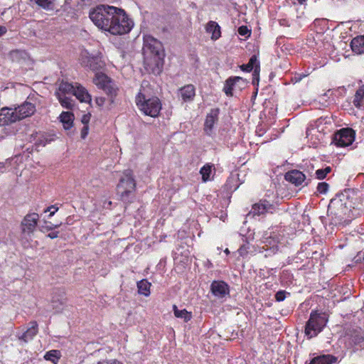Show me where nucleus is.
I'll list each match as a JSON object with an SVG mask.
<instances>
[{
	"mask_svg": "<svg viewBox=\"0 0 364 364\" xmlns=\"http://www.w3.org/2000/svg\"><path fill=\"white\" fill-rule=\"evenodd\" d=\"M89 16L95 26L112 35L127 33L133 26L125 11L113 6H97L90 11Z\"/></svg>",
	"mask_w": 364,
	"mask_h": 364,
	"instance_id": "1",
	"label": "nucleus"
},
{
	"mask_svg": "<svg viewBox=\"0 0 364 364\" xmlns=\"http://www.w3.org/2000/svg\"><path fill=\"white\" fill-rule=\"evenodd\" d=\"M143 55L144 64L153 69L163 65L164 50L161 43L151 36L144 37Z\"/></svg>",
	"mask_w": 364,
	"mask_h": 364,
	"instance_id": "2",
	"label": "nucleus"
},
{
	"mask_svg": "<svg viewBox=\"0 0 364 364\" xmlns=\"http://www.w3.org/2000/svg\"><path fill=\"white\" fill-rule=\"evenodd\" d=\"M144 85L147 87L148 82H143L141 84V89L136 97V106L145 115L156 117L161 109V102L157 97L151 96L149 93Z\"/></svg>",
	"mask_w": 364,
	"mask_h": 364,
	"instance_id": "3",
	"label": "nucleus"
},
{
	"mask_svg": "<svg viewBox=\"0 0 364 364\" xmlns=\"http://www.w3.org/2000/svg\"><path fill=\"white\" fill-rule=\"evenodd\" d=\"M136 182L131 170H126L117 186V195L125 203H131L134 198Z\"/></svg>",
	"mask_w": 364,
	"mask_h": 364,
	"instance_id": "4",
	"label": "nucleus"
},
{
	"mask_svg": "<svg viewBox=\"0 0 364 364\" xmlns=\"http://www.w3.org/2000/svg\"><path fill=\"white\" fill-rule=\"evenodd\" d=\"M352 208H353L352 202L349 201L344 194H342L339 197L331 200L328 206V213L342 221L351 218Z\"/></svg>",
	"mask_w": 364,
	"mask_h": 364,
	"instance_id": "5",
	"label": "nucleus"
},
{
	"mask_svg": "<svg viewBox=\"0 0 364 364\" xmlns=\"http://www.w3.org/2000/svg\"><path fill=\"white\" fill-rule=\"evenodd\" d=\"M328 321V316L325 312L312 311L305 325V336L308 338L316 337L322 331Z\"/></svg>",
	"mask_w": 364,
	"mask_h": 364,
	"instance_id": "6",
	"label": "nucleus"
},
{
	"mask_svg": "<svg viewBox=\"0 0 364 364\" xmlns=\"http://www.w3.org/2000/svg\"><path fill=\"white\" fill-rule=\"evenodd\" d=\"M93 82L99 88L105 92L109 97L110 104L114 103L115 97L119 91L115 83L102 73H96Z\"/></svg>",
	"mask_w": 364,
	"mask_h": 364,
	"instance_id": "7",
	"label": "nucleus"
},
{
	"mask_svg": "<svg viewBox=\"0 0 364 364\" xmlns=\"http://www.w3.org/2000/svg\"><path fill=\"white\" fill-rule=\"evenodd\" d=\"M355 131L351 128H343L336 132L333 135V143L340 147L348 146L354 141Z\"/></svg>",
	"mask_w": 364,
	"mask_h": 364,
	"instance_id": "8",
	"label": "nucleus"
},
{
	"mask_svg": "<svg viewBox=\"0 0 364 364\" xmlns=\"http://www.w3.org/2000/svg\"><path fill=\"white\" fill-rule=\"evenodd\" d=\"M19 121L16 108L4 107L0 109V126L9 125Z\"/></svg>",
	"mask_w": 364,
	"mask_h": 364,
	"instance_id": "9",
	"label": "nucleus"
},
{
	"mask_svg": "<svg viewBox=\"0 0 364 364\" xmlns=\"http://www.w3.org/2000/svg\"><path fill=\"white\" fill-rule=\"evenodd\" d=\"M81 64L88 68L91 70L97 71L102 68L105 65L104 62L100 58L97 56H90L88 53H85L81 55Z\"/></svg>",
	"mask_w": 364,
	"mask_h": 364,
	"instance_id": "10",
	"label": "nucleus"
},
{
	"mask_svg": "<svg viewBox=\"0 0 364 364\" xmlns=\"http://www.w3.org/2000/svg\"><path fill=\"white\" fill-rule=\"evenodd\" d=\"M38 214L36 213L27 214L21 222L23 233L31 235L35 230L38 221Z\"/></svg>",
	"mask_w": 364,
	"mask_h": 364,
	"instance_id": "11",
	"label": "nucleus"
},
{
	"mask_svg": "<svg viewBox=\"0 0 364 364\" xmlns=\"http://www.w3.org/2000/svg\"><path fill=\"white\" fill-rule=\"evenodd\" d=\"M284 178L286 181L289 183L294 184L296 186H300L304 183L306 180V186L308 185L310 178H307L306 176L301 171L293 169L287 172L284 175Z\"/></svg>",
	"mask_w": 364,
	"mask_h": 364,
	"instance_id": "12",
	"label": "nucleus"
},
{
	"mask_svg": "<svg viewBox=\"0 0 364 364\" xmlns=\"http://www.w3.org/2000/svg\"><path fill=\"white\" fill-rule=\"evenodd\" d=\"M245 85V80L241 77H230L226 80L223 91L228 96H232V90L234 88H242Z\"/></svg>",
	"mask_w": 364,
	"mask_h": 364,
	"instance_id": "13",
	"label": "nucleus"
},
{
	"mask_svg": "<svg viewBox=\"0 0 364 364\" xmlns=\"http://www.w3.org/2000/svg\"><path fill=\"white\" fill-rule=\"evenodd\" d=\"M210 291L218 298H224L230 293L229 286L223 281H213L210 285Z\"/></svg>",
	"mask_w": 364,
	"mask_h": 364,
	"instance_id": "14",
	"label": "nucleus"
},
{
	"mask_svg": "<svg viewBox=\"0 0 364 364\" xmlns=\"http://www.w3.org/2000/svg\"><path fill=\"white\" fill-rule=\"evenodd\" d=\"M219 113L220 109L214 108L210 109V112L207 114L204 123V131L207 134L210 135L214 124L218 121Z\"/></svg>",
	"mask_w": 364,
	"mask_h": 364,
	"instance_id": "15",
	"label": "nucleus"
},
{
	"mask_svg": "<svg viewBox=\"0 0 364 364\" xmlns=\"http://www.w3.org/2000/svg\"><path fill=\"white\" fill-rule=\"evenodd\" d=\"M15 108L17 117H19V120L31 116L36 112V106L33 103L28 102H25Z\"/></svg>",
	"mask_w": 364,
	"mask_h": 364,
	"instance_id": "16",
	"label": "nucleus"
},
{
	"mask_svg": "<svg viewBox=\"0 0 364 364\" xmlns=\"http://www.w3.org/2000/svg\"><path fill=\"white\" fill-rule=\"evenodd\" d=\"M274 205L267 200H260L258 203H255L252 205L250 213L254 215H259L267 212L272 213Z\"/></svg>",
	"mask_w": 364,
	"mask_h": 364,
	"instance_id": "17",
	"label": "nucleus"
},
{
	"mask_svg": "<svg viewBox=\"0 0 364 364\" xmlns=\"http://www.w3.org/2000/svg\"><path fill=\"white\" fill-rule=\"evenodd\" d=\"M349 336V343L356 348H364V336L360 330H353Z\"/></svg>",
	"mask_w": 364,
	"mask_h": 364,
	"instance_id": "18",
	"label": "nucleus"
},
{
	"mask_svg": "<svg viewBox=\"0 0 364 364\" xmlns=\"http://www.w3.org/2000/svg\"><path fill=\"white\" fill-rule=\"evenodd\" d=\"M73 95L75 96L82 102H90L91 101V96L87 92L86 89L80 85H77L75 87Z\"/></svg>",
	"mask_w": 364,
	"mask_h": 364,
	"instance_id": "19",
	"label": "nucleus"
},
{
	"mask_svg": "<svg viewBox=\"0 0 364 364\" xmlns=\"http://www.w3.org/2000/svg\"><path fill=\"white\" fill-rule=\"evenodd\" d=\"M352 51L356 54L364 53V36H358L353 38L350 42Z\"/></svg>",
	"mask_w": 364,
	"mask_h": 364,
	"instance_id": "20",
	"label": "nucleus"
},
{
	"mask_svg": "<svg viewBox=\"0 0 364 364\" xmlns=\"http://www.w3.org/2000/svg\"><path fill=\"white\" fill-rule=\"evenodd\" d=\"M179 91L184 102L192 101L196 95L195 87L191 84L183 86Z\"/></svg>",
	"mask_w": 364,
	"mask_h": 364,
	"instance_id": "21",
	"label": "nucleus"
},
{
	"mask_svg": "<svg viewBox=\"0 0 364 364\" xmlns=\"http://www.w3.org/2000/svg\"><path fill=\"white\" fill-rule=\"evenodd\" d=\"M31 326L25 331L21 336L18 337L20 340L24 342H28L33 338L38 333V323L36 321L30 322Z\"/></svg>",
	"mask_w": 364,
	"mask_h": 364,
	"instance_id": "22",
	"label": "nucleus"
},
{
	"mask_svg": "<svg viewBox=\"0 0 364 364\" xmlns=\"http://www.w3.org/2000/svg\"><path fill=\"white\" fill-rule=\"evenodd\" d=\"M206 32L211 33L212 40H218L221 36L220 27L215 21H209L205 26Z\"/></svg>",
	"mask_w": 364,
	"mask_h": 364,
	"instance_id": "23",
	"label": "nucleus"
},
{
	"mask_svg": "<svg viewBox=\"0 0 364 364\" xmlns=\"http://www.w3.org/2000/svg\"><path fill=\"white\" fill-rule=\"evenodd\" d=\"M337 358L332 355H323L314 358L309 364H333Z\"/></svg>",
	"mask_w": 364,
	"mask_h": 364,
	"instance_id": "24",
	"label": "nucleus"
},
{
	"mask_svg": "<svg viewBox=\"0 0 364 364\" xmlns=\"http://www.w3.org/2000/svg\"><path fill=\"white\" fill-rule=\"evenodd\" d=\"M60 122L65 129H69L73 127L74 114L70 112H63L60 115Z\"/></svg>",
	"mask_w": 364,
	"mask_h": 364,
	"instance_id": "25",
	"label": "nucleus"
},
{
	"mask_svg": "<svg viewBox=\"0 0 364 364\" xmlns=\"http://www.w3.org/2000/svg\"><path fill=\"white\" fill-rule=\"evenodd\" d=\"M55 95L62 107L68 109H72L73 108L74 102L70 97L62 95L60 92H55Z\"/></svg>",
	"mask_w": 364,
	"mask_h": 364,
	"instance_id": "26",
	"label": "nucleus"
},
{
	"mask_svg": "<svg viewBox=\"0 0 364 364\" xmlns=\"http://www.w3.org/2000/svg\"><path fill=\"white\" fill-rule=\"evenodd\" d=\"M353 103L357 108L364 105V85L360 86L355 92Z\"/></svg>",
	"mask_w": 364,
	"mask_h": 364,
	"instance_id": "27",
	"label": "nucleus"
},
{
	"mask_svg": "<svg viewBox=\"0 0 364 364\" xmlns=\"http://www.w3.org/2000/svg\"><path fill=\"white\" fill-rule=\"evenodd\" d=\"M30 2L36 4L38 8L46 11H53L55 8L53 0H30Z\"/></svg>",
	"mask_w": 364,
	"mask_h": 364,
	"instance_id": "28",
	"label": "nucleus"
},
{
	"mask_svg": "<svg viewBox=\"0 0 364 364\" xmlns=\"http://www.w3.org/2000/svg\"><path fill=\"white\" fill-rule=\"evenodd\" d=\"M174 316L177 318H183L185 322H188L192 318L191 312L188 311L186 309L179 310L176 305L173 306Z\"/></svg>",
	"mask_w": 364,
	"mask_h": 364,
	"instance_id": "29",
	"label": "nucleus"
},
{
	"mask_svg": "<svg viewBox=\"0 0 364 364\" xmlns=\"http://www.w3.org/2000/svg\"><path fill=\"white\" fill-rule=\"evenodd\" d=\"M257 65H259V63L258 62L257 60V56L256 55H252L248 63L247 64H243L242 65H240V69L242 70V71H245V72H250L252 70H254L255 68V66Z\"/></svg>",
	"mask_w": 364,
	"mask_h": 364,
	"instance_id": "30",
	"label": "nucleus"
},
{
	"mask_svg": "<svg viewBox=\"0 0 364 364\" xmlns=\"http://www.w3.org/2000/svg\"><path fill=\"white\" fill-rule=\"evenodd\" d=\"M150 287L151 283L146 279H142L137 283L139 293L144 296H149L150 294Z\"/></svg>",
	"mask_w": 364,
	"mask_h": 364,
	"instance_id": "31",
	"label": "nucleus"
},
{
	"mask_svg": "<svg viewBox=\"0 0 364 364\" xmlns=\"http://www.w3.org/2000/svg\"><path fill=\"white\" fill-rule=\"evenodd\" d=\"M75 87L73 84H70L67 82H62L58 87V90L57 92H60L63 95L66 94H72L74 91Z\"/></svg>",
	"mask_w": 364,
	"mask_h": 364,
	"instance_id": "32",
	"label": "nucleus"
},
{
	"mask_svg": "<svg viewBox=\"0 0 364 364\" xmlns=\"http://www.w3.org/2000/svg\"><path fill=\"white\" fill-rule=\"evenodd\" d=\"M213 166V165L207 164L200 168V173L202 176V180L203 182H206L210 180Z\"/></svg>",
	"mask_w": 364,
	"mask_h": 364,
	"instance_id": "33",
	"label": "nucleus"
},
{
	"mask_svg": "<svg viewBox=\"0 0 364 364\" xmlns=\"http://www.w3.org/2000/svg\"><path fill=\"white\" fill-rule=\"evenodd\" d=\"M44 358L46 360H50L54 364H56L60 358V351L57 350L48 351L44 355Z\"/></svg>",
	"mask_w": 364,
	"mask_h": 364,
	"instance_id": "34",
	"label": "nucleus"
},
{
	"mask_svg": "<svg viewBox=\"0 0 364 364\" xmlns=\"http://www.w3.org/2000/svg\"><path fill=\"white\" fill-rule=\"evenodd\" d=\"M259 70H260V65H257L255 66V68L253 70V73H252V84L254 85H257L259 84Z\"/></svg>",
	"mask_w": 364,
	"mask_h": 364,
	"instance_id": "35",
	"label": "nucleus"
},
{
	"mask_svg": "<svg viewBox=\"0 0 364 364\" xmlns=\"http://www.w3.org/2000/svg\"><path fill=\"white\" fill-rule=\"evenodd\" d=\"M328 187V184L326 182L318 183L317 186V191L320 193L324 194L327 193Z\"/></svg>",
	"mask_w": 364,
	"mask_h": 364,
	"instance_id": "36",
	"label": "nucleus"
},
{
	"mask_svg": "<svg viewBox=\"0 0 364 364\" xmlns=\"http://www.w3.org/2000/svg\"><path fill=\"white\" fill-rule=\"evenodd\" d=\"M251 31L245 26H242L238 28V33L242 36H250Z\"/></svg>",
	"mask_w": 364,
	"mask_h": 364,
	"instance_id": "37",
	"label": "nucleus"
},
{
	"mask_svg": "<svg viewBox=\"0 0 364 364\" xmlns=\"http://www.w3.org/2000/svg\"><path fill=\"white\" fill-rule=\"evenodd\" d=\"M286 298V291H279L275 294V299L277 301H282Z\"/></svg>",
	"mask_w": 364,
	"mask_h": 364,
	"instance_id": "38",
	"label": "nucleus"
},
{
	"mask_svg": "<svg viewBox=\"0 0 364 364\" xmlns=\"http://www.w3.org/2000/svg\"><path fill=\"white\" fill-rule=\"evenodd\" d=\"M315 174H316V178L318 180L324 179L326 177V176L324 173V171H323L322 168L316 170L315 172Z\"/></svg>",
	"mask_w": 364,
	"mask_h": 364,
	"instance_id": "39",
	"label": "nucleus"
},
{
	"mask_svg": "<svg viewBox=\"0 0 364 364\" xmlns=\"http://www.w3.org/2000/svg\"><path fill=\"white\" fill-rule=\"evenodd\" d=\"M90 114H83L82 117V119H81V122L82 123L84 124V126H88V123L90 122Z\"/></svg>",
	"mask_w": 364,
	"mask_h": 364,
	"instance_id": "40",
	"label": "nucleus"
},
{
	"mask_svg": "<svg viewBox=\"0 0 364 364\" xmlns=\"http://www.w3.org/2000/svg\"><path fill=\"white\" fill-rule=\"evenodd\" d=\"M58 210V208L56 207L55 205H51L50 207H48L46 210L45 212H50V216H52L55 214V213Z\"/></svg>",
	"mask_w": 364,
	"mask_h": 364,
	"instance_id": "41",
	"label": "nucleus"
},
{
	"mask_svg": "<svg viewBox=\"0 0 364 364\" xmlns=\"http://www.w3.org/2000/svg\"><path fill=\"white\" fill-rule=\"evenodd\" d=\"M95 102L99 107H102L105 102V98L103 97H97L95 99Z\"/></svg>",
	"mask_w": 364,
	"mask_h": 364,
	"instance_id": "42",
	"label": "nucleus"
},
{
	"mask_svg": "<svg viewBox=\"0 0 364 364\" xmlns=\"http://www.w3.org/2000/svg\"><path fill=\"white\" fill-rule=\"evenodd\" d=\"M238 252H239L240 256H244V255H247V247L245 245H242L239 248Z\"/></svg>",
	"mask_w": 364,
	"mask_h": 364,
	"instance_id": "43",
	"label": "nucleus"
},
{
	"mask_svg": "<svg viewBox=\"0 0 364 364\" xmlns=\"http://www.w3.org/2000/svg\"><path fill=\"white\" fill-rule=\"evenodd\" d=\"M53 140V139L51 138H44L43 139H39V142H38V144L40 145H42V146H46L48 143H50L51 141Z\"/></svg>",
	"mask_w": 364,
	"mask_h": 364,
	"instance_id": "44",
	"label": "nucleus"
},
{
	"mask_svg": "<svg viewBox=\"0 0 364 364\" xmlns=\"http://www.w3.org/2000/svg\"><path fill=\"white\" fill-rule=\"evenodd\" d=\"M88 129H89L88 126H85H85L82 127V130H81V137H82V139H85V138L87 136V134H88Z\"/></svg>",
	"mask_w": 364,
	"mask_h": 364,
	"instance_id": "45",
	"label": "nucleus"
},
{
	"mask_svg": "<svg viewBox=\"0 0 364 364\" xmlns=\"http://www.w3.org/2000/svg\"><path fill=\"white\" fill-rule=\"evenodd\" d=\"M105 364H123L117 359H105Z\"/></svg>",
	"mask_w": 364,
	"mask_h": 364,
	"instance_id": "46",
	"label": "nucleus"
},
{
	"mask_svg": "<svg viewBox=\"0 0 364 364\" xmlns=\"http://www.w3.org/2000/svg\"><path fill=\"white\" fill-rule=\"evenodd\" d=\"M48 237L50 239H55L58 237V232H51L48 235Z\"/></svg>",
	"mask_w": 364,
	"mask_h": 364,
	"instance_id": "47",
	"label": "nucleus"
},
{
	"mask_svg": "<svg viewBox=\"0 0 364 364\" xmlns=\"http://www.w3.org/2000/svg\"><path fill=\"white\" fill-rule=\"evenodd\" d=\"M60 225V224L53 225V224L50 223V225H48L46 227V228H47L48 230H53V229L57 228Z\"/></svg>",
	"mask_w": 364,
	"mask_h": 364,
	"instance_id": "48",
	"label": "nucleus"
},
{
	"mask_svg": "<svg viewBox=\"0 0 364 364\" xmlns=\"http://www.w3.org/2000/svg\"><path fill=\"white\" fill-rule=\"evenodd\" d=\"M356 261H360L362 259H364V252H359L356 256Z\"/></svg>",
	"mask_w": 364,
	"mask_h": 364,
	"instance_id": "49",
	"label": "nucleus"
},
{
	"mask_svg": "<svg viewBox=\"0 0 364 364\" xmlns=\"http://www.w3.org/2000/svg\"><path fill=\"white\" fill-rule=\"evenodd\" d=\"M6 28L3 26H0V36L4 34L6 32Z\"/></svg>",
	"mask_w": 364,
	"mask_h": 364,
	"instance_id": "50",
	"label": "nucleus"
},
{
	"mask_svg": "<svg viewBox=\"0 0 364 364\" xmlns=\"http://www.w3.org/2000/svg\"><path fill=\"white\" fill-rule=\"evenodd\" d=\"M322 169L324 171V173L326 174V176H327V174L331 171V168L330 166H326V168H322Z\"/></svg>",
	"mask_w": 364,
	"mask_h": 364,
	"instance_id": "51",
	"label": "nucleus"
},
{
	"mask_svg": "<svg viewBox=\"0 0 364 364\" xmlns=\"http://www.w3.org/2000/svg\"><path fill=\"white\" fill-rule=\"evenodd\" d=\"M52 303H53V304H55V299H54V297H53V299H52ZM53 308H56V309L59 307L58 305H55V304H53Z\"/></svg>",
	"mask_w": 364,
	"mask_h": 364,
	"instance_id": "52",
	"label": "nucleus"
},
{
	"mask_svg": "<svg viewBox=\"0 0 364 364\" xmlns=\"http://www.w3.org/2000/svg\"><path fill=\"white\" fill-rule=\"evenodd\" d=\"M97 364H105V359L98 361Z\"/></svg>",
	"mask_w": 364,
	"mask_h": 364,
	"instance_id": "53",
	"label": "nucleus"
},
{
	"mask_svg": "<svg viewBox=\"0 0 364 364\" xmlns=\"http://www.w3.org/2000/svg\"><path fill=\"white\" fill-rule=\"evenodd\" d=\"M297 1H298L299 4H304V2H305L306 0H297Z\"/></svg>",
	"mask_w": 364,
	"mask_h": 364,
	"instance_id": "54",
	"label": "nucleus"
},
{
	"mask_svg": "<svg viewBox=\"0 0 364 364\" xmlns=\"http://www.w3.org/2000/svg\"><path fill=\"white\" fill-rule=\"evenodd\" d=\"M225 252L226 254H229V253H230V251H229V250L227 248V249L225 250Z\"/></svg>",
	"mask_w": 364,
	"mask_h": 364,
	"instance_id": "55",
	"label": "nucleus"
},
{
	"mask_svg": "<svg viewBox=\"0 0 364 364\" xmlns=\"http://www.w3.org/2000/svg\"><path fill=\"white\" fill-rule=\"evenodd\" d=\"M63 301L61 300V301H60V305H62V304H63Z\"/></svg>",
	"mask_w": 364,
	"mask_h": 364,
	"instance_id": "56",
	"label": "nucleus"
}]
</instances>
